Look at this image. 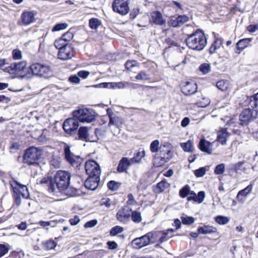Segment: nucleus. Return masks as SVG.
<instances>
[{
	"label": "nucleus",
	"mask_w": 258,
	"mask_h": 258,
	"mask_svg": "<svg viewBox=\"0 0 258 258\" xmlns=\"http://www.w3.org/2000/svg\"><path fill=\"white\" fill-rule=\"evenodd\" d=\"M185 41L189 48L201 51L206 46L207 38L202 29H198L192 33L187 34Z\"/></svg>",
	"instance_id": "f257e3e1"
},
{
	"label": "nucleus",
	"mask_w": 258,
	"mask_h": 258,
	"mask_svg": "<svg viewBox=\"0 0 258 258\" xmlns=\"http://www.w3.org/2000/svg\"><path fill=\"white\" fill-rule=\"evenodd\" d=\"M42 150L39 148L34 146L29 147L25 150L23 155L24 162L29 165L37 164L42 154Z\"/></svg>",
	"instance_id": "f03ea898"
},
{
	"label": "nucleus",
	"mask_w": 258,
	"mask_h": 258,
	"mask_svg": "<svg viewBox=\"0 0 258 258\" xmlns=\"http://www.w3.org/2000/svg\"><path fill=\"white\" fill-rule=\"evenodd\" d=\"M70 174L65 171H58L54 175V186L56 185L58 190L60 192L67 189L70 183Z\"/></svg>",
	"instance_id": "7ed1b4c3"
},
{
	"label": "nucleus",
	"mask_w": 258,
	"mask_h": 258,
	"mask_svg": "<svg viewBox=\"0 0 258 258\" xmlns=\"http://www.w3.org/2000/svg\"><path fill=\"white\" fill-rule=\"evenodd\" d=\"M72 115L79 122L90 123L95 119V112L91 109L80 108L73 111Z\"/></svg>",
	"instance_id": "20e7f679"
},
{
	"label": "nucleus",
	"mask_w": 258,
	"mask_h": 258,
	"mask_svg": "<svg viewBox=\"0 0 258 258\" xmlns=\"http://www.w3.org/2000/svg\"><path fill=\"white\" fill-rule=\"evenodd\" d=\"M154 234L152 232H150L140 237L135 238L131 242L133 247L138 249L149 245L150 242L154 243Z\"/></svg>",
	"instance_id": "39448f33"
},
{
	"label": "nucleus",
	"mask_w": 258,
	"mask_h": 258,
	"mask_svg": "<svg viewBox=\"0 0 258 258\" xmlns=\"http://www.w3.org/2000/svg\"><path fill=\"white\" fill-rule=\"evenodd\" d=\"M85 171L88 177L100 178L101 174L100 167L94 160L91 159L86 162Z\"/></svg>",
	"instance_id": "423d86ee"
},
{
	"label": "nucleus",
	"mask_w": 258,
	"mask_h": 258,
	"mask_svg": "<svg viewBox=\"0 0 258 258\" xmlns=\"http://www.w3.org/2000/svg\"><path fill=\"white\" fill-rule=\"evenodd\" d=\"M258 113L249 107L244 109L239 116V124L244 126L257 117Z\"/></svg>",
	"instance_id": "0eeeda50"
},
{
	"label": "nucleus",
	"mask_w": 258,
	"mask_h": 258,
	"mask_svg": "<svg viewBox=\"0 0 258 258\" xmlns=\"http://www.w3.org/2000/svg\"><path fill=\"white\" fill-rule=\"evenodd\" d=\"M130 0H114L112 4L113 12L121 16H125L130 11Z\"/></svg>",
	"instance_id": "6e6552de"
},
{
	"label": "nucleus",
	"mask_w": 258,
	"mask_h": 258,
	"mask_svg": "<svg viewBox=\"0 0 258 258\" xmlns=\"http://www.w3.org/2000/svg\"><path fill=\"white\" fill-rule=\"evenodd\" d=\"M79 126L78 120L73 116L72 118H68L64 120L62 127L67 134L72 136L77 133Z\"/></svg>",
	"instance_id": "1a4fd4ad"
},
{
	"label": "nucleus",
	"mask_w": 258,
	"mask_h": 258,
	"mask_svg": "<svg viewBox=\"0 0 258 258\" xmlns=\"http://www.w3.org/2000/svg\"><path fill=\"white\" fill-rule=\"evenodd\" d=\"M181 92L186 96H190L195 94L198 89L197 85L194 82L186 81L180 84Z\"/></svg>",
	"instance_id": "9d476101"
},
{
	"label": "nucleus",
	"mask_w": 258,
	"mask_h": 258,
	"mask_svg": "<svg viewBox=\"0 0 258 258\" xmlns=\"http://www.w3.org/2000/svg\"><path fill=\"white\" fill-rule=\"evenodd\" d=\"M63 155L66 161L72 166L77 165L78 164L76 158H79V156H76L71 152V146L67 143L63 145Z\"/></svg>",
	"instance_id": "9b49d317"
},
{
	"label": "nucleus",
	"mask_w": 258,
	"mask_h": 258,
	"mask_svg": "<svg viewBox=\"0 0 258 258\" xmlns=\"http://www.w3.org/2000/svg\"><path fill=\"white\" fill-rule=\"evenodd\" d=\"M132 211L129 207H123L116 214L117 220L122 223H126L130 220Z\"/></svg>",
	"instance_id": "f8f14e48"
},
{
	"label": "nucleus",
	"mask_w": 258,
	"mask_h": 258,
	"mask_svg": "<svg viewBox=\"0 0 258 258\" xmlns=\"http://www.w3.org/2000/svg\"><path fill=\"white\" fill-rule=\"evenodd\" d=\"M26 66L27 62L25 61H21L19 62L12 63L9 66V68L5 70L10 74L18 73L27 70Z\"/></svg>",
	"instance_id": "ddd939ff"
},
{
	"label": "nucleus",
	"mask_w": 258,
	"mask_h": 258,
	"mask_svg": "<svg viewBox=\"0 0 258 258\" xmlns=\"http://www.w3.org/2000/svg\"><path fill=\"white\" fill-rule=\"evenodd\" d=\"M189 17L185 15H178L177 16H172L169 21L170 25L173 27H180L183 24L188 22Z\"/></svg>",
	"instance_id": "4468645a"
},
{
	"label": "nucleus",
	"mask_w": 258,
	"mask_h": 258,
	"mask_svg": "<svg viewBox=\"0 0 258 258\" xmlns=\"http://www.w3.org/2000/svg\"><path fill=\"white\" fill-rule=\"evenodd\" d=\"M74 53L72 45L69 44L62 49L59 51L58 53V58L60 59L65 60L71 59L74 56Z\"/></svg>",
	"instance_id": "2eb2a0df"
},
{
	"label": "nucleus",
	"mask_w": 258,
	"mask_h": 258,
	"mask_svg": "<svg viewBox=\"0 0 258 258\" xmlns=\"http://www.w3.org/2000/svg\"><path fill=\"white\" fill-rule=\"evenodd\" d=\"M212 144L203 137L200 140L198 147L202 152L210 155L212 152Z\"/></svg>",
	"instance_id": "dca6fc26"
},
{
	"label": "nucleus",
	"mask_w": 258,
	"mask_h": 258,
	"mask_svg": "<svg viewBox=\"0 0 258 258\" xmlns=\"http://www.w3.org/2000/svg\"><path fill=\"white\" fill-rule=\"evenodd\" d=\"M21 22L24 26H27L35 21V14L33 11H24L21 15Z\"/></svg>",
	"instance_id": "f3484780"
},
{
	"label": "nucleus",
	"mask_w": 258,
	"mask_h": 258,
	"mask_svg": "<svg viewBox=\"0 0 258 258\" xmlns=\"http://www.w3.org/2000/svg\"><path fill=\"white\" fill-rule=\"evenodd\" d=\"M10 185L13 189V194H24L25 191H27V194H29L26 185L22 184L15 180L11 181Z\"/></svg>",
	"instance_id": "a211bd4d"
},
{
	"label": "nucleus",
	"mask_w": 258,
	"mask_h": 258,
	"mask_svg": "<svg viewBox=\"0 0 258 258\" xmlns=\"http://www.w3.org/2000/svg\"><path fill=\"white\" fill-rule=\"evenodd\" d=\"M100 179V178L97 179L96 177H88L84 183L85 188L92 191L95 190L98 186Z\"/></svg>",
	"instance_id": "6ab92c4d"
},
{
	"label": "nucleus",
	"mask_w": 258,
	"mask_h": 258,
	"mask_svg": "<svg viewBox=\"0 0 258 258\" xmlns=\"http://www.w3.org/2000/svg\"><path fill=\"white\" fill-rule=\"evenodd\" d=\"M151 20L155 25L162 26L165 24V20L163 19L162 14L158 11H154L151 14Z\"/></svg>",
	"instance_id": "aec40b11"
},
{
	"label": "nucleus",
	"mask_w": 258,
	"mask_h": 258,
	"mask_svg": "<svg viewBox=\"0 0 258 258\" xmlns=\"http://www.w3.org/2000/svg\"><path fill=\"white\" fill-rule=\"evenodd\" d=\"M132 162L128 160L127 157H122L119 161L117 167V171L119 173H122L125 171L131 165Z\"/></svg>",
	"instance_id": "412c9836"
},
{
	"label": "nucleus",
	"mask_w": 258,
	"mask_h": 258,
	"mask_svg": "<svg viewBox=\"0 0 258 258\" xmlns=\"http://www.w3.org/2000/svg\"><path fill=\"white\" fill-rule=\"evenodd\" d=\"M77 133L78 137L76 139L86 142L88 141L89 137L88 127L84 126L78 127Z\"/></svg>",
	"instance_id": "4be33fe9"
},
{
	"label": "nucleus",
	"mask_w": 258,
	"mask_h": 258,
	"mask_svg": "<svg viewBox=\"0 0 258 258\" xmlns=\"http://www.w3.org/2000/svg\"><path fill=\"white\" fill-rule=\"evenodd\" d=\"M197 231L201 234L218 233L217 229L209 225H204L202 226L199 227Z\"/></svg>",
	"instance_id": "5701e85b"
},
{
	"label": "nucleus",
	"mask_w": 258,
	"mask_h": 258,
	"mask_svg": "<svg viewBox=\"0 0 258 258\" xmlns=\"http://www.w3.org/2000/svg\"><path fill=\"white\" fill-rule=\"evenodd\" d=\"M168 153L167 156H160L155 159L154 165L157 167L162 166L165 164V163L167 162L172 158V153L168 151H167Z\"/></svg>",
	"instance_id": "b1692460"
},
{
	"label": "nucleus",
	"mask_w": 258,
	"mask_h": 258,
	"mask_svg": "<svg viewBox=\"0 0 258 258\" xmlns=\"http://www.w3.org/2000/svg\"><path fill=\"white\" fill-rule=\"evenodd\" d=\"M40 183L46 184L49 192L54 191V178L51 176L44 177L41 179Z\"/></svg>",
	"instance_id": "393cba45"
},
{
	"label": "nucleus",
	"mask_w": 258,
	"mask_h": 258,
	"mask_svg": "<svg viewBox=\"0 0 258 258\" xmlns=\"http://www.w3.org/2000/svg\"><path fill=\"white\" fill-rule=\"evenodd\" d=\"M252 38H246L240 39L236 43V52L239 53L245 48H246L248 44L252 41Z\"/></svg>",
	"instance_id": "a878e982"
},
{
	"label": "nucleus",
	"mask_w": 258,
	"mask_h": 258,
	"mask_svg": "<svg viewBox=\"0 0 258 258\" xmlns=\"http://www.w3.org/2000/svg\"><path fill=\"white\" fill-rule=\"evenodd\" d=\"M153 233V234H154V239L153 240L154 242L156 240L155 239V237H159V242L162 243L166 241V240H167V239L172 237L171 235H168L167 232H166L165 231L154 232Z\"/></svg>",
	"instance_id": "bb28decb"
},
{
	"label": "nucleus",
	"mask_w": 258,
	"mask_h": 258,
	"mask_svg": "<svg viewBox=\"0 0 258 258\" xmlns=\"http://www.w3.org/2000/svg\"><path fill=\"white\" fill-rule=\"evenodd\" d=\"M229 135L230 134L227 132V128H222L220 133L218 134L216 140L222 145H225L227 142V138Z\"/></svg>",
	"instance_id": "cd10ccee"
},
{
	"label": "nucleus",
	"mask_w": 258,
	"mask_h": 258,
	"mask_svg": "<svg viewBox=\"0 0 258 258\" xmlns=\"http://www.w3.org/2000/svg\"><path fill=\"white\" fill-rule=\"evenodd\" d=\"M40 68L39 76L44 78H48L52 75V72L49 66L41 63Z\"/></svg>",
	"instance_id": "c85d7f7f"
},
{
	"label": "nucleus",
	"mask_w": 258,
	"mask_h": 258,
	"mask_svg": "<svg viewBox=\"0 0 258 258\" xmlns=\"http://www.w3.org/2000/svg\"><path fill=\"white\" fill-rule=\"evenodd\" d=\"M249 107L258 113V93L253 94L250 97Z\"/></svg>",
	"instance_id": "c756f323"
},
{
	"label": "nucleus",
	"mask_w": 258,
	"mask_h": 258,
	"mask_svg": "<svg viewBox=\"0 0 258 258\" xmlns=\"http://www.w3.org/2000/svg\"><path fill=\"white\" fill-rule=\"evenodd\" d=\"M41 245L44 250L48 251L53 249L56 246L57 243L52 239H50L42 242Z\"/></svg>",
	"instance_id": "7c9ffc66"
},
{
	"label": "nucleus",
	"mask_w": 258,
	"mask_h": 258,
	"mask_svg": "<svg viewBox=\"0 0 258 258\" xmlns=\"http://www.w3.org/2000/svg\"><path fill=\"white\" fill-rule=\"evenodd\" d=\"M223 42V40L222 38H216L209 49V53L210 54L214 53L216 52V50L220 48L221 45L222 44Z\"/></svg>",
	"instance_id": "2f4dec72"
},
{
	"label": "nucleus",
	"mask_w": 258,
	"mask_h": 258,
	"mask_svg": "<svg viewBox=\"0 0 258 258\" xmlns=\"http://www.w3.org/2000/svg\"><path fill=\"white\" fill-rule=\"evenodd\" d=\"M180 145L184 152L192 153L194 151L192 141L190 140L186 142L180 143Z\"/></svg>",
	"instance_id": "473e14b6"
},
{
	"label": "nucleus",
	"mask_w": 258,
	"mask_h": 258,
	"mask_svg": "<svg viewBox=\"0 0 258 258\" xmlns=\"http://www.w3.org/2000/svg\"><path fill=\"white\" fill-rule=\"evenodd\" d=\"M132 84L127 82H110V89H123L127 86H130Z\"/></svg>",
	"instance_id": "72a5a7b5"
},
{
	"label": "nucleus",
	"mask_w": 258,
	"mask_h": 258,
	"mask_svg": "<svg viewBox=\"0 0 258 258\" xmlns=\"http://www.w3.org/2000/svg\"><path fill=\"white\" fill-rule=\"evenodd\" d=\"M70 43H68V41L63 40L61 37H60L58 39H56L55 40L54 42V45L55 47L59 50V51L62 49L64 47H66Z\"/></svg>",
	"instance_id": "f704fd0d"
},
{
	"label": "nucleus",
	"mask_w": 258,
	"mask_h": 258,
	"mask_svg": "<svg viewBox=\"0 0 258 258\" xmlns=\"http://www.w3.org/2000/svg\"><path fill=\"white\" fill-rule=\"evenodd\" d=\"M145 155V152L144 150L141 151H139L137 153L135 154L134 157L131 158V161L132 163H139Z\"/></svg>",
	"instance_id": "c9c22d12"
},
{
	"label": "nucleus",
	"mask_w": 258,
	"mask_h": 258,
	"mask_svg": "<svg viewBox=\"0 0 258 258\" xmlns=\"http://www.w3.org/2000/svg\"><path fill=\"white\" fill-rule=\"evenodd\" d=\"M41 63H35L31 64L29 67V70L33 75L38 76L40 74Z\"/></svg>",
	"instance_id": "e433bc0d"
},
{
	"label": "nucleus",
	"mask_w": 258,
	"mask_h": 258,
	"mask_svg": "<svg viewBox=\"0 0 258 258\" xmlns=\"http://www.w3.org/2000/svg\"><path fill=\"white\" fill-rule=\"evenodd\" d=\"M205 195H190L187 197L188 201H193L194 202L201 203L205 198Z\"/></svg>",
	"instance_id": "4c0bfd02"
},
{
	"label": "nucleus",
	"mask_w": 258,
	"mask_h": 258,
	"mask_svg": "<svg viewBox=\"0 0 258 258\" xmlns=\"http://www.w3.org/2000/svg\"><path fill=\"white\" fill-rule=\"evenodd\" d=\"M121 183L114 180H110L107 183V187L111 191L117 190L121 186Z\"/></svg>",
	"instance_id": "58836bf2"
},
{
	"label": "nucleus",
	"mask_w": 258,
	"mask_h": 258,
	"mask_svg": "<svg viewBox=\"0 0 258 258\" xmlns=\"http://www.w3.org/2000/svg\"><path fill=\"white\" fill-rule=\"evenodd\" d=\"M131 218L132 221L136 223L141 222L142 219L141 213L136 211H132Z\"/></svg>",
	"instance_id": "ea45409f"
},
{
	"label": "nucleus",
	"mask_w": 258,
	"mask_h": 258,
	"mask_svg": "<svg viewBox=\"0 0 258 258\" xmlns=\"http://www.w3.org/2000/svg\"><path fill=\"white\" fill-rule=\"evenodd\" d=\"M215 221L219 225H225L229 222L228 217L219 215L215 217Z\"/></svg>",
	"instance_id": "a19ab883"
},
{
	"label": "nucleus",
	"mask_w": 258,
	"mask_h": 258,
	"mask_svg": "<svg viewBox=\"0 0 258 258\" xmlns=\"http://www.w3.org/2000/svg\"><path fill=\"white\" fill-rule=\"evenodd\" d=\"M89 24L92 29H96L101 24V22L97 18H93L89 20Z\"/></svg>",
	"instance_id": "79ce46f5"
},
{
	"label": "nucleus",
	"mask_w": 258,
	"mask_h": 258,
	"mask_svg": "<svg viewBox=\"0 0 258 258\" xmlns=\"http://www.w3.org/2000/svg\"><path fill=\"white\" fill-rule=\"evenodd\" d=\"M199 70L203 75H206L211 70L210 64L208 63H202L200 64Z\"/></svg>",
	"instance_id": "37998d69"
},
{
	"label": "nucleus",
	"mask_w": 258,
	"mask_h": 258,
	"mask_svg": "<svg viewBox=\"0 0 258 258\" xmlns=\"http://www.w3.org/2000/svg\"><path fill=\"white\" fill-rule=\"evenodd\" d=\"M228 86V83L227 81L221 80L218 81L216 83V87L222 91H224L227 90Z\"/></svg>",
	"instance_id": "c03bdc74"
},
{
	"label": "nucleus",
	"mask_w": 258,
	"mask_h": 258,
	"mask_svg": "<svg viewBox=\"0 0 258 258\" xmlns=\"http://www.w3.org/2000/svg\"><path fill=\"white\" fill-rule=\"evenodd\" d=\"M74 29L71 28L67 33L62 35L61 37L65 41H68V43H69V41L72 40L74 37Z\"/></svg>",
	"instance_id": "a18cd8bd"
},
{
	"label": "nucleus",
	"mask_w": 258,
	"mask_h": 258,
	"mask_svg": "<svg viewBox=\"0 0 258 258\" xmlns=\"http://www.w3.org/2000/svg\"><path fill=\"white\" fill-rule=\"evenodd\" d=\"M10 247L8 243L0 244V258L8 253Z\"/></svg>",
	"instance_id": "49530a36"
},
{
	"label": "nucleus",
	"mask_w": 258,
	"mask_h": 258,
	"mask_svg": "<svg viewBox=\"0 0 258 258\" xmlns=\"http://www.w3.org/2000/svg\"><path fill=\"white\" fill-rule=\"evenodd\" d=\"M68 24L66 23H59L56 24L52 28V31L56 32L66 29Z\"/></svg>",
	"instance_id": "de8ad7c7"
},
{
	"label": "nucleus",
	"mask_w": 258,
	"mask_h": 258,
	"mask_svg": "<svg viewBox=\"0 0 258 258\" xmlns=\"http://www.w3.org/2000/svg\"><path fill=\"white\" fill-rule=\"evenodd\" d=\"M159 141L158 140H155L152 141L150 144V149L152 153H156L159 150Z\"/></svg>",
	"instance_id": "09e8293b"
},
{
	"label": "nucleus",
	"mask_w": 258,
	"mask_h": 258,
	"mask_svg": "<svg viewBox=\"0 0 258 258\" xmlns=\"http://www.w3.org/2000/svg\"><path fill=\"white\" fill-rule=\"evenodd\" d=\"M225 166L224 163H221L216 166L214 173L216 175L223 174L225 171Z\"/></svg>",
	"instance_id": "8fccbe9b"
},
{
	"label": "nucleus",
	"mask_w": 258,
	"mask_h": 258,
	"mask_svg": "<svg viewBox=\"0 0 258 258\" xmlns=\"http://www.w3.org/2000/svg\"><path fill=\"white\" fill-rule=\"evenodd\" d=\"M136 79L138 80H148L150 79L149 75L145 71H141L136 76Z\"/></svg>",
	"instance_id": "3c124183"
},
{
	"label": "nucleus",
	"mask_w": 258,
	"mask_h": 258,
	"mask_svg": "<svg viewBox=\"0 0 258 258\" xmlns=\"http://www.w3.org/2000/svg\"><path fill=\"white\" fill-rule=\"evenodd\" d=\"M123 231V228L119 226H116L111 228L110 234L111 236H115L117 234L121 233Z\"/></svg>",
	"instance_id": "603ef678"
},
{
	"label": "nucleus",
	"mask_w": 258,
	"mask_h": 258,
	"mask_svg": "<svg viewBox=\"0 0 258 258\" xmlns=\"http://www.w3.org/2000/svg\"><path fill=\"white\" fill-rule=\"evenodd\" d=\"M12 56L14 60H20L22 58V54L21 51L18 49H14L12 51Z\"/></svg>",
	"instance_id": "864d4df0"
},
{
	"label": "nucleus",
	"mask_w": 258,
	"mask_h": 258,
	"mask_svg": "<svg viewBox=\"0 0 258 258\" xmlns=\"http://www.w3.org/2000/svg\"><path fill=\"white\" fill-rule=\"evenodd\" d=\"M206 172V169L205 167H200L194 171V174L197 177H203Z\"/></svg>",
	"instance_id": "5fc2aeb1"
},
{
	"label": "nucleus",
	"mask_w": 258,
	"mask_h": 258,
	"mask_svg": "<svg viewBox=\"0 0 258 258\" xmlns=\"http://www.w3.org/2000/svg\"><path fill=\"white\" fill-rule=\"evenodd\" d=\"M182 223L184 225H191L195 222V218L192 217L186 216L181 218Z\"/></svg>",
	"instance_id": "6e6d98bb"
},
{
	"label": "nucleus",
	"mask_w": 258,
	"mask_h": 258,
	"mask_svg": "<svg viewBox=\"0 0 258 258\" xmlns=\"http://www.w3.org/2000/svg\"><path fill=\"white\" fill-rule=\"evenodd\" d=\"M245 161H239L235 164L232 165V168L236 172L238 173L239 171L242 170V167L244 164Z\"/></svg>",
	"instance_id": "4d7b16f0"
},
{
	"label": "nucleus",
	"mask_w": 258,
	"mask_h": 258,
	"mask_svg": "<svg viewBox=\"0 0 258 258\" xmlns=\"http://www.w3.org/2000/svg\"><path fill=\"white\" fill-rule=\"evenodd\" d=\"M138 62L135 60H128L125 63L126 70H131L133 67L137 66Z\"/></svg>",
	"instance_id": "13d9d810"
},
{
	"label": "nucleus",
	"mask_w": 258,
	"mask_h": 258,
	"mask_svg": "<svg viewBox=\"0 0 258 258\" xmlns=\"http://www.w3.org/2000/svg\"><path fill=\"white\" fill-rule=\"evenodd\" d=\"M159 150L160 151V155L163 156H167V154H168V153L167 152V151L171 152V150L169 148L168 146L165 145L161 146Z\"/></svg>",
	"instance_id": "bf43d9fd"
},
{
	"label": "nucleus",
	"mask_w": 258,
	"mask_h": 258,
	"mask_svg": "<svg viewBox=\"0 0 258 258\" xmlns=\"http://www.w3.org/2000/svg\"><path fill=\"white\" fill-rule=\"evenodd\" d=\"M179 194H196L194 191L190 190L189 185L186 184L182 187L179 191Z\"/></svg>",
	"instance_id": "052dcab7"
},
{
	"label": "nucleus",
	"mask_w": 258,
	"mask_h": 258,
	"mask_svg": "<svg viewBox=\"0 0 258 258\" xmlns=\"http://www.w3.org/2000/svg\"><path fill=\"white\" fill-rule=\"evenodd\" d=\"M167 185V183L165 181L162 180L157 184L156 187L159 189V192H161L163 191Z\"/></svg>",
	"instance_id": "680f3d73"
},
{
	"label": "nucleus",
	"mask_w": 258,
	"mask_h": 258,
	"mask_svg": "<svg viewBox=\"0 0 258 258\" xmlns=\"http://www.w3.org/2000/svg\"><path fill=\"white\" fill-rule=\"evenodd\" d=\"M98 223V221L96 219L91 220L87 222L85 225L84 227L86 228H92L96 226Z\"/></svg>",
	"instance_id": "e2e57ef3"
},
{
	"label": "nucleus",
	"mask_w": 258,
	"mask_h": 258,
	"mask_svg": "<svg viewBox=\"0 0 258 258\" xmlns=\"http://www.w3.org/2000/svg\"><path fill=\"white\" fill-rule=\"evenodd\" d=\"M69 81L72 83L77 84L80 83V79L79 78L78 75H71L69 78Z\"/></svg>",
	"instance_id": "0e129e2a"
},
{
	"label": "nucleus",
	"mask_w": 258,
	"mask_h": 258,
	"mask_svg": "<svg viewBox=\"0 0 258 258\" xmlns=\"http://www.w3.org/2000/svg\"><path fill=\"white\" fill-rule=\"evenodd\" d=\"M95 88H109L110 89V82H103L94 86Z\"/></svg>",
	"instance_id": "69168bd1"
},
{
	"label": "nucleus",
	"mask_w": 258,
	"mask_h": 258,
	"mask_svg": "<svg viewBox=\"0 0 258 258\" xmlns=\"http://www.w3.org/2000/svg\"><path fill=\"white\" fill-rule=\"evenodd\" d=\"M253 185L252 184H250L247 187L244 189L240 190L237 194H249L252 189Z\"/></svg>",
	"instance_id": "338daca9"
},
{
	"label": "nucleus",
	"mask_w": 258,
	"mask_h": 258,
	"mask_svg": "<svg viewBox=\"0 0 258 258\" xmlns=\"http://www.w3.org/2000/svg\"><path fill=\"white\" fill-rule=\"evenodd\" d=\"M139 11H140V10L139 8L133 9L131 11L130 14V18L132 20L135 19L136 18V17L137 16V15H138Z\"/></svg>",
	"instance_id": "774afa93"
}]
</instances>
